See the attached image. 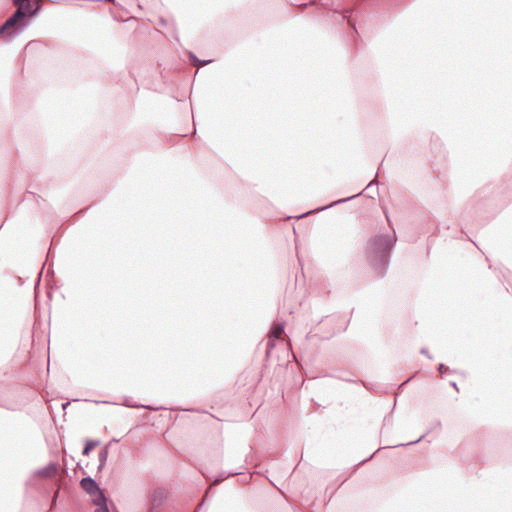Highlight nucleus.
<instances>
[{"mask_svg":"<svg viewBox=\"0 0 512 512\" xmlns=\"http://www.w3.org/2000/svg\"><path fill=\"white\" fill-rule=\"evenodd\" d=\"M396 242L395 235H376L367 245V255L379 276H384L389 264L390 252Z\"/></svg>","mask_w":512,"mask_h":512,"instance_id":"1","label":"nucleus"},{"mask_svg":"<svg viewBox=\"0 0 512 512\" xmlns=\"http://www.w3.org/2000/svg\"><path fill=\"white\" fill-rule=\"evenodd\" d=\"M35 12H27L18 9L0 26V34L13 37L22 31L25 24H22L27 16H33Z\"/></svg>","mask_w":512,"mask_h":512,"instance_id":"2","label":"nucleus"},{"mask_svg":"<svg viewBox=\"0 0 512 512\" xmlns=\"http://www.w3.org/2000/svg\"><path fill=\"white\" fill-rule=\"evenodd\" d=\"M166 499L167 491L164 488L158 487L154 489L148 497L149 512H154Z\"/></svg>","mask_w":512,"mask_h":512,"instance_id":"3","label":"nucleus"},{"mask_svg":"<svg viewBox=\"0 0 512 512\" xmlns=\"http://www.w3.org/2000/svg\"><path fill=\"white\" fill-rule=\"evenodd\" d=\"M80 486L88 495L91 496L92 502L95 498H98L99 495L105 496L97 482L89 476L81 479Z\"/></svg>","mask_w":512,"mask_h":512,"instance_id":"4","label":"nucleus"},{"mask_svg":"<svg viewBox=\"0 0 512 512\" xmlns=\"http://www.w3.org/2000/svg\"><path fill=\"white\" fill-rule=\"evenodd\" d=\"M283 332H284V324L283 323H275L272 326L271 331H270V335H269V339H268V342H267V351H266L267 354H269L270 351L275 347L274 341L276 339L283 340V338L281 337Z\"/></svg>","mask_w":512,"mask_h":512,"instance_id":"5","label":"nucleus"},{"mask_svg":"<svg viewBox=\"0 0 512 512\" xmlns=\"http://www.w3.org/2000/svg\"><path fill=\"white\" fill-rule=\"evenodd\" d=\"M57 465L55 463H49L47 466L35 471V475L43 478H49L56 474Z\"/></svg>","mask_w":512,"mask_h":512,"instance_id":"6","label":"nucleus"},{"mask_svg":"<svg viewBox=\"0 0 512 512\" xmlns=\"http://www.w3.org/2000/svg\"><path fill=\"white\" fill-rule=\"evenodd\" d=\"M93 504L96 506L95 512H109L105 496L99 495L98 498L94 499Z\"/></svg>","mask_w":512,"mask_h":512,"instance_id":"7","label":"nucleus"},{"mask_svg":"<svg viewBox=\"0 0 512 512\" xmlns=\"http://www.w3.org/2000/svg\"><path fill=\"white\" fill-rule=\"evenodd\" d=\"M13 4L17 6L18 9L36 13V10H32V4L30 0H13Z\"/></svg>","mask_w":512,"mask_h":512,"instance_id":"8","label":"nucleus"},{"mask_svg":"<svg viewBox=\"0 0 512 512\" xmlns=\"http://www.w3.org/2000/svg\"><path fill=\"white\" fill-rule=\"evenodd\" d=\"M108 447H104L103 449H101V451L99 452V466H98V470H102V468L105 466L106 464V461H107V458H108Z\"/></svg>","mask_w":512,"mask_h":512,"instance_id":"9","label":"nucleus"},{"mask_svg":"<svg viewBox=\"0 0 512 512\" xmlns=\"http://www.w3.org/2000/svg\"><path fill=\"white\" fill-rule=\"evenodd\" d=\"M353 197H354V196H352V198H353ZM350 199H351V197H348V198H346V199H340V200L334 201L333 203H331V204H329V205H327V206H325V207H322V208H319V209H315V210H313V211L306 212V213H305L304 215H302L301 217H304L305 215H308V214L313 213V212H318V211L325 210V209L330 208V207H332V206H334V205H337V204H339V203L346 202V201H348V200H350Z\"/></svg>","mask_w":512,"mask_h":512,"instance_id":"10","label":"nucleus"},{"mask_svg":"<svg viewBox=\"0 0 512 512\" xmlns=\"http://www.w3.org/2000/svg\"><path fill=\"white\" fill-rule=\"evenodd\" d=\"M100 444L99 441H95V440H88L86 441L85 443V447L83 449V455H89V453L91 452V450L95 447V446H98Z\"/></svg>","mask_w":512,"mask_h":512,"instance_id":"11","label":"nucleus"},{"mask_svg":"<svg viewBox=\"0 0 512 512\" xmlns=\"http://www.w3.org/2000/svg\"><path fill=\"white\" fill-rule=\"evenodd\" d=\"M189 56H190L191 63L193 65H198V64L205 65V64L211 62V60H203V61H201L191 52L189 53Z\"/></svg>","mask_w":512,"mask_h":512,"instance_id":"12","label":"nucleus"},{"mask_svg":"<svg viewBox=\"0 0 512 512\" xmlns=\"http://www.w3.org/2000/svg\"><path fill=\"white\" fill-rule=\"evenodd\" d=\"M425 435H422L421 437H419L417 440L415 441H411L407 444H398V445H395L394 447H399V446H405V445H413V444H417L419 443L423 438H424Z\"/></svg>","mask_w":512,"mask_h":512,"instance_id":"13","label":"nucleus"},{"mask_svg":"<svg viewBox=\"0 0 512 512\" xmlns=\"http://www.w3.org/2000/svg\"><path fill=\"white\" fill-rule=\"evenodd\" d=\"M128 407H132V408H139V407H143V408H147V409H153V410H156L157 408H153L151 406H145V405H136V404H126Z\"/></svg>","mask_w":512,"mask_h":512,"instance_id":"14","label":"nucleus"},{"mask_svg":"<svg viewBox=\"0 0 512 512\" xmlns=\"http://www.w3.org/2000/svg\"><path fill=\"white\" fill-rule=\"evenodd\" d=\"M438 370L443 373L448 370V367H446L444 364H440L438 367Z\"/></svg>","mask_w":512,"mask_h":512,"instance_id":"15","label":"nucleus"},{"mask_svg":"<svg viewBox=\"0 0 512 512\" xmlns=\"http://www.w3.org/2000/svg\"><path fill=\"white\" fill-rule=\"evenodd\" d=\"M420 353L423 354V355H426L429 358H431V356L429 355L428 350L426 348H422L420 350Z\"/></svg>","mask_w":512,"mask_h":512,"instance_id":"16","label":"nucleus"},{"mask_svg":"<svg viewBox=\"0 0 512 512\" xmlns=\"http://www.w3.org/2000/svg\"><path fill=\"white\" fill-rule=\"evenodd\" d=\"M223 479H224V478H222V477H218V478H216V479L214 480V484H218V483H220Z\"/></svg>","mask_w":512,"mask_h":512,"instance_id":"17","label":"nucleus"},{"mask_svg":"<svg viewBox=\"0 0 512 512\" xmlns=\"http://www.w3.org/2000/svg\"><path fill=\"white\" fill-rule=\"evenodd\" d=\"M57 496H58V492H56V494H55V496L53 498V502H52L53 505L56 504Z\"/></svg>","mask_w":512,"mask_h":512,"instance_id":"18","label":"nucleus"},{"mask_svg":"<svg viewBox=\"0 0 512 512\" xmlns=\"http://www.w3.org/2000/svg\"><path fill=\"white\" fill-rule=\"evenodd\" d=\"M374 183H375V180H372L371 182H369L367 188L371 187Z\"/></svg>","mask_w":512,"mask_h":512,"instance_id":"19","label":"nucleus"},{"mask_svg":"<svg viewBox=\"0 0 512 512\" xmlns=\"http://www.w3.org/2000/svg\"><path fill=\"white\" fill-rule=\"evenodd\" d=\"M68 405H69V402H66V403H64L62 406H63V408L65 409V408H66V406H68Z\"/></svg>","mask_w":512,"mask_h":512,"instance_id":"20","label":"nucleus"},{"mask_svg":"<svg viewBox=\"0 0 512 512\" xmlns=\"http://www.w3.org/2000/svg\"><path fill=\"white\" fill-rule=\"evenodd\" d=\"M452 385H453V388H455L456 390L458 389L456 383H452Z\"/></svg>","mask_w":512,"mask_h":512,"instance_id":"21","label":"nucleus"}]
</instances>
